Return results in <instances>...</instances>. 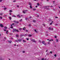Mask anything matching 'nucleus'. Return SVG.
Returning a JSON list of instances; mask_svg holds the SVG:
<instances>
[{"label": "nucleus", "instance_id": "f257e3e1", "mask_svg": "<svg viewBox=\"0 0 60 60\" xmlns=\"http://www.w3.org/2000/svg\"><path fill=\"white\" fill-rule=\"evenodd\" d=\"M49 6H46L45 7V9H46V10H48V8H49Z\"/></svg>", "mask_w": 60, "mask_h": 60}, {"label": "nucleus", "instance_id": "f03ea898", "mask_svg": "<svg viewBox=\"0 0 60 60\" xmlns=\"http://www.w3.org/2000/svg\"><path fill=\"white\" fill-rule=\"evenodd\" d=\"M42 43L43 44H44L45 45H46V44L45 43V42L44 41H42Z\"/></svg>", "mask_w": 60, "mask_h": 60}, {"label": "nucleus", "instance_id": "7ed1b4c3", "mask_svg": "<svg viewBox=\"0 0 60 60\" xmlns=\"http://www.w3.org/2000/svg\"><path fill=\"white\" fill-rule=\"evenodd\" d=\"M0 26L1 27H4V26H3V25L2 24H0Z\"/></svg>", "mask_w": 60, "mask_h": 60}, {"label": "nucleus", "instance_id": "20e7f679", "mask_svg": "<svg viewBox=\"0 0 60 60\" xmlns=\"http://www.w3.org/2000/svg\"><path fill=\"white\" fill-rule=\"evenodd\" d=\"M32 41L33 42H36V41H35V40L34 39H32Z\"/></svg>", "mask_w": 60, "mask_h": 60}, {"label": "nucleus", "instance_id": "39448f33", "mask_svg": "<svg viewBox=\"0 0 60 60\" xmlns=\"http://www.w3.org/2000/svg\"><path fill=\"white\" fill-rule=\"evenodd\" d=\"M21 41H22V40L20 39H19L18 40V41H19V42H20Z\"/></svg>", "mask_w": 60, "mask_h": 60}, {"label": "nucleus", "instance_id": "423d86ee", "mask_svg": "<svg viewBox=\"0 0 60 60\" xmlns=\"http://www.w3.org/2000/svg\"><path fill=\"white\" fill-rule=\"evenodd\" d=\"M29 5H30V6H31L32 5V4H31V3L29 2Z\"/></svg>", "mask_w": 60, "mask_h": 60}, {"label": "nucleus", "instance_id": "0eeeda50", "mask_svg": "<svg viewBox=\"0 0 60 60\" xmlns=\"http://www.w3.org/2000/svg\"><path fill=\"white\" fill-rule=\"evenodd\" d=\"M19 21H16L15 22V24H19Z\"/></svg>", "mask_w": 60, "mask_h": 60}, {"label": "nucleus", "instance_id": "6e6552de", "mask_svg": "<svg viewBox=\"0 0 60 60\" xmlns=\"http://www.w3.org/2000/svg\"><path fill=\"white\" fill-rule=\"evenodd\" d=\"M0 60H4V59H2L1 57H0Z\"/></svg>", "mask_w": 60, "mask_h": 60}, {"label": "nucleus", "instance_id": "1a4fd4ad", "mask_svg": "<svg viewBox=\"0 0 60 60\" xmlns=\"http://www.w3.org/2000/svg\"><path fill=\"white\" fill-rule=\"evenodd\" d=\"M16 29H13V31H16Z\"/></svg>", "mask_w": 60, "mask_h": 60}, {"label": "nucleus", "instance_id": "9d476101", "mask_svg": "<svg viewBox=\"0 0 60 60\" xmlns=\"http://www.w3.org/2000/svg\"><path fill=\"white\" fill-rule=\"evenodd\" d=\"M3 14H3V13H1L0 14V15H3Z\"/></svg>", "mask_w": 60, "mask_h": 60}, {"label": "nucleus", "instance_id": "9b49d317", "mask_svg": "<svg viewBox=\"0 0 60 60\" xmlns=\"http://www.w3.org/2000/svg\"><path fill=\"white\" fill-rule=\"evenodd\" d=\"M30 8L31 9L33 8L32 7V5L30 6Z\"/></svg>", "mask_w": 60, "mask_h": 60}, {"label": "nucleus", "instance_id": "f8f14e48", "mask_svg": "<svg viewBox=\"0 0 60 60\" xmlns=\"http://www.w3.org/2000/svg\"><path fill=\"white\" fill-rule=\"evenodd\" d=\"M28 36L29 37H31V36H32V35L31 34H29L28 35Z\"/></svg>", "mask_w": 60, "mask_h": 60}, {"label": "nucleus", "instance_id": "ddd939ff", "mask_svg": "<svg viewBox=\"0 0 60 60\" xmlns=\"http://www.w3.org/2000/svg\"><path fill=\"white\" fill-rule=\"evenodd\" d=\"M33 10L34 11H36V8H34L33 9Z\"/></svg>", "mask_w": 60, "mask_h": 60}, {"label": "nucleus", "instance_id": "4468645a", "mask_svg": "<svg viewBox=\"0 0 60 60\" xmlns=\"http://www.w3.org/2000/svg\"><path fill=\"white\" fill-rule=\"evenodd\" d=\"M16 37H19V36L17 34L16 35Z\"/></svg>", "mask_w": 60, "mask_h": 60}, {"label": "nucleus", "instance_id": "2eb2a0df", "mask_svg": "<svg viewBox=\"0 0 60 60\" xmlns=\"http://www.w3.org/2000/svg\"><path fill=\"white\" fill-rule=\"evenodd\" d=\"M53 41V39H51L49 40V42L50 41Z\"/></svg>", "mask_w": 60, "mask_h": 60}, {"label": "nucleus", "instance_id": "dca6fc26", "mask_svg": "<svg viewBox=\"0 0 60 60\" xmlns=\"http://www.w3.org/2000/svg\"><path fill=\"white\" fill-rule=\"evenodd\" d=\"M53 21H52V22H51V23H50V25H52V23H53Z\"/></svg>", "mask_w": 60, "mask_h": 60}, {"label": "nucleus", "instance_id": "f3484780", "mask_svg": "<svg viewBox=\"0 0 60 60\" xmlns=\"http://www.w3.org/2000/svg\"><path fill=\"white\" fill-rule=\"evenodd\" d=\"M23 30H25L26 29V28H25V27H24L23 28Z\"/></svg>", "mask_w": 60, "mask_h": 60}, {"label": "nucleus", "instance_id": "a211bd4d", "mask_svg": "<svg viewBox=\"0 0 60 60\" xmlns=\"http://www.w3.org/2000/svg\"><path fill=\"white\" fill-rule=\"evenodd\" d=\"M8 42L9 43H11V41L10 40L8 41Z\"/></svg>", "mask_w": 60, "mask_h": 60}, {"label": "nucleus", "instance_id": "6ab92c4d", "mask_svg": "<svg viewBox=\"0 0 60 60\" xmlns=\"http://www.w3.org/2000/svg\"><path fill=\"white\" fill-rule=\"evenodd\" d=\"M9 19L10 20H11V17H9Z\"/></svg>", "mask_w": 60, "mask_h": 60}, {"label": "nucleus", "instance_id": "aec40b11", "mask_svg": "<svg viewBox=\"0 0 60 60\" xmlns=\"http://www.w3.org/2000/svg\"><path fill=\"white\" fill-rule=\"evenodd\" d=\"M15 25V23H12L11 25V26H12V25Z\"/></svg>", "mask_w": 60, "mask_h": 60}, {"label": "nucleus", "instance_id": "412c9836", "mask_svg": "<svg viewBox=\"0 0 60 60\" xmlns=\"http://www.w3.org/2000/svg\"><path fill=\"white\" fill-rule=\"evenodd\" d=\"M56 41L57 42L58 41V39H57L56 40Z\"/></svg>", "mask_w": 60, "mask_h": 60}, {"label": "nucleus", "instance_id": "4be33fe9", "mask_svg": "<svg viewBox=\"0 0 60 60\" xmlns=\"http://www.w3.org/2000/svg\"><path fill=\"white\" fill-rule=\"evenodd\" d=\"M16 31L17 32H19V30H16Z\"/></svg>", "mask_w": 60, "mask_h": 60}, {"label": "nucleus", "instance_id": "5701e85b", "mask_svg": "<svg viewBox=\"0 0 60 60\" xmlns=\"http://www.w3.org/2000/svg\"><path fill=\"white\" fill-rule=\"evenodd\" d=\"M9 11V12H12V11L11 10H10Z\"/></svg>", "mask_w": 60, "mask_h": 60}, {"label": "nucleus", "instance_id": "b1692460", "mask_svg": "<svg viewBox=\"0 0 60 60\" xmlns=\"http://www.w3.org/2000/svg\"><path fill=\"white\" fill-rule=\"evenodd\" d=\"M34 31H35V32H36V33H37V31H36V30L35 29L34 30Z\"/></svg>", "mask_w": 60, "mask_h": 60}, {"label": "nucleus", "instance_id": "393cba45", "mask_svg": "<svg viewBox=\"0 0 60 60\" xmlns=\"http://www.w3.org/2000/svg\"><path fill=\"white\" fill-rule=\"evenodd\" d=\"M33 22H36V21H35V20H33Z\"/></svg>", "mask_w": 60, "mask_h": 60}, {"label": "nucleus", "instance_id": "a878e982", "mask_svg": "<svg viewBox=\"0 0 60 60\" xmlns=\"http://www.w3.org/2000/svg\"><path fill=\"white\" fill-rule=\"evenodd\" d=\"M37 5H38V6H39V5H40V4H39V3H38L37 4Z\"/></svg>", "mask_w": 60, "mask_h": 60}, {"label": "nucleus", "instance_id": "bb28decb", "mask_svg": "<svg viewBox=\"0 0 60 60\" xmlns=\"http://www.w3.org/2000/svg\"><path fill=\"white\" fill-rule=\"evenodd\" d=\"M23 13H26V12L24 11H23Z\"/></svg>", "mask_w": 60, "mask_h": 60}, {"label": "nucleus", "instance_id": "cd10ccee", "mask_svg": "<svg viewBox=\"0 0 60 60\" xmlns=\"http://www.w3.org/2000/svg\"><path fill=\"white\" fill-rule=\"evenodd\" d=\"M23 42H26V41H25V40H23Z\"/></svg>", "mask_w": 60, "mask_h": 60}, {"label": "nucleus", "instance_id": "c85d7f7f", "mask_svg": "<svg viewBox=\"0 0 60 60\" xmlns=\"http://www.w3.org/2000/svg\"><path fill=\"white\" fill-rule=\"evenodd\" d=\"M7 8H4V9L5 10H6Z\"/></svg>", "mask_w": 60, "mask_h": 60}, {"label": "nucleus", "instance_id": "c756f323", "mask_svg": "<svg viewBox=\"0 0 60 60\" xmlns=\"http://www.w3.org/2000/svg\"><path fill=\"white\" fill-rule=\"evenodd\" d=\"M4 29H7V27H4Z\"/></svg>", "mask_w": 60, "mask_h": 60}, {"label": "nucleus", "instance_id": "7c9ffc66", "mask_svg": "<svg viewBox=\"0 0 60 60\" xmlns=\"http://www.w3.org/2000/svg\"><path fill=\"white\" fill-rule=\"evenodd\" d=\"M15 41V42H18V40H16Z\"/></svg>", "mask_w": 60, "mask_h": 60}, {"label": "nucleus", "instance_id": "2f4dec72", "mask_svg": "<svg viewBox=\"0 0 60 60\" xmlns=\"http://www.w3.org/2000/svg\"><path fill=\"white\" fill-rule=\"evenodd\" d=\"M22 19H21L20 20H19V21H20V22H21V21H22Z\"/></svg>", "mask_w": 60, "mask_h": 60}, {"label": "nucleus", "instance_id": "473e14b6", "mask_svg": "<svg viewBox=\"0 0 60 60\" xmlns=\"http://www.w3.org/2000/svg\"><path fill=\"white\" fill-rule=\"evenodd\" d=\"M0 19H3V18L2 17H1L0 16Z\"/></svg>", "mask_w": 60, "mask_h": 60}, {"label": "nucleus", "instance_id": "72a5a7b5", "mask_svg": "<svg viewBox=\"0 0 60 60\" xmlns=\"http://www.w3.org/2000/svg\"><path fill=\"white\" fill-rule=\"evenodd\" d=\"M13 27L12 26H11V28L12 29Z\"/></svg>", "mask_w": 60, "mask_h": 60}, {"label": "nucleus", "instance_id": "f704fd0d", "mask_svg": "<svg viewBox=\"0 0 60 60\" xmlns=\"http://www.w3.org/2000/svg\"><path fill=\"white\" fill-rule=\"evenodd\" d=\"M55 56V57H56V54H55L54 55Z\"/></svg>", "mask_w": 60, "mask_h": 60}, {"label": "nucleus", "instance_id": "c9c22d12", "mask_svg": "<svg viewBox=\"0 0 60 60\" xmlns=\"http://www.w3.org/2000/svg\"><path fill=\"white\" fill-rule=\"evenodd\" d=\"M4 17H7V15H4Z\"/></svg>", "mask_w": 60, "mask_h": 60}, {"label": "nucleus", "instance_id": "e433bc0d", "mask_svg": "<svg viewBox=\"0 0 60 60\" xmlns=\"http://www.w3.org/2000/svg\"><path fill=\"white\" fill-rule=\"evenodd\" d=\"M29 26H31V24H29Z\"/></svg>", "mask_w": 60, "mask_h": 60}, {"label": "nucleus", "instance_id": "4c0bfd02", "mask_svg": "<svg viewBox=\"0 0 60 60\" xmlns=\"http://www.w3.org/2000/svg\"><path fill=\"white\" fill-rule=\"evenodd\" d=\"M22 52L23 53H25V51H22Z\"/></svg>", "mask_w": 60, "mask_h": 60}, {"label": "nucleus", "instance_id": "58836bf2", "mask_svg": "<svg viewBox=\"0 0 60 60\" xmlns=\"http://www.w3.org/2000/svg\"><path fill=\"white\" fill-rule=\"evenodd\" d=\"M9 14H10V15H11V13H9Z\"/></svg>", "mask_w": 60, "mask_h": 60}, {"label": "nucleus", "instance_id": "ea45409f", "mask_svg": "<svg viewBox=\"0 0 60 60\" xmlns=\"http://www.w3.org/2000/svg\"><path fill=\"white\" fill-rule=\"evenodd\" d=\"M13 2H16V0H13Z\"/></svg>", "mask_w": 60, "mask_h": 60}, {"label": "nucleus", "instance_id": "a19ab883", "mask_svg": "<svg viewBox=\"0 0 60 60\" xmlns=\"http://www.w3.org/2000/svg\"><path fill=\"white\" fill-rule=\"evenodd\" d=\"M49 30H50V29H51V28L50 27L49 28Z\"/></svg>", "mask_w": 60, "mask_h": 60}, {"label": "nucleus", "instance_id": "79ce46f5", "mask_svg": "<svg viewBox=\"0 0 60 60\" xmlns=\"http://www.w3.org/2000/svg\"><path fill=\"white\" fill-rule=\"evenodd\" d=\"M4 31H6V30L4 29Z\"/></svg>", "mask_w": 60, "mask_h": 60}, {"label": "nucleus", "instance_id": "37998d69", "mask_svg": "<svg viewBox=\"0 0 60 60\" xmlns=\"http://www.w3.org/2000/svg\"><path fill=\"white\" fill-rule=\"evenodd\" d=\"M50 53H51V54H52V52H50Z\"/></svg>", "mask_w": 60, "mask_h": 60}, {"label": "nucleus", "instance_id": "c03bdc74", "mask_svg": "<svg viewBox=\"0 0 60 60\" xmlns=\"http://www.w3.org/2000/svg\"><path fill=\"white\" fill-rule=\"evenodd\" d=\"M17 7H19V5H17Z\"/></svg>", "mask_w": 60, "mask_h": 60}, {"label": "nucleus", "instance_id": "a18cd8bd", "mask_svg": "<svg viewBox=\"0 0 60 60\" xmlns=\"http://www.w3.org/2000/svg\"><path fill=\"white\" fill-rule=\"evenodd\" d=\"M55 38H56V36H55Z\"/></svg>", "mask_w": 60, "mask_h": 60}, {"label": "nucleus", "instance_id": "49530a36", "mask_svg": "<svg viewBox=\"0 0 60 60\" xmlns=\"http://www.w3.org/2000/svg\"><path fill=\"white\" fill-rule=\"evenodd\" d=\"M2 1V0H0V2H1Z\"/></svg>", "mask_w": 60, "mask_h": 60}, {"label": "nucleus", "instance_id": "de8ad7c7", "mask_svg": "<svg viewBox=\"0 0 60 60\" xmlns=\"http://www.w3.org/2000/svg\"><path fill=\"white\" fill-rule=\"evenodd\" d=\"M19 30H21V28H19Z\"/></svg>", "mask_w": 60, "mask_h": 60}, {"label": "nucleus", "instance_id": "09e8293b", "mask_svg": "<svg viewBox=\"0 0 60 60\" xmlns=\"http://www.w3.org/2000/svg\"><path fill=\"white\" fill-rule=\"evenodd\" d=\"M43 26H45V25L43 24Z\"/></svg>", "mask_w": 60, "mask_h": 60}, {"label": "nucleus", "instance_id": "8fccbe9b", "mask_svg": "<svg viewBox=\"0 0 60 60\" xmlns=\"http://www.w3.org/2000/svg\"><path fill=\"white\" fill-rule=\"evenodd\" d=\"M26 40H29V39H28V38H26Z\"/></svg>", "mask_w": 60, "mask_h": 60}, {"label": "nucleus", "instance_id": "3c124183", "mask_svg": "<svg viewBox=\"0 0 60 60\" xmlns=\"http://www.w3.org/2000/svg\"><path fill=\"white\" fill-rule=\"evenodd\" d=\"M26 20H27V18H25Z\"/></svg>", "mask_w": 60, "mask_h": 60}, {"label": "nucleus", "instance_id": "603ef678", "mask_svg": "<svg viewBox=\"0 0 60 60\" xmlns=\"http://www.w3.org/2000/svg\"><path fill=\"white\" fill-rule=\"evenodd\" d=\"M12 17H16L14 15H13Z\"/></svg>", "mask_w": 60, "mask_h": 60}, {"label": "nucleus", "instance_id": "864d4df0", "mask_svg": "<svg viewBox=\"0 0 60 60\" xmlns=\"http://www.w3.org/2000/svg\"><path fill=\"white\" fill-rule=\"evenodd\" d=\"M41 60H44V58H43Z\"/></svg>", "mask_w": 60, "mask_h": 60}, {"label": "nucleus", "instance_id": "5fc2aeb1", "mask_svg": "<svg viewBox=\"0 0 60 60\" xmlns=\"http://www.w3.org/2000/svg\"><path fill=\"white\" fill-rule=\"evenodd\" d=\"M51 29L52 30H53V28H52Z\"/></svg>", "mask_w": 60, "mask_h": 60}, {"label": "nucleus", "instance_id": "6e6d98bb", "mask_svg": "<svg viewBox=\"0 0 60 60\" xmlns=\"http://www.w3.org/2000/svg\"><path fill=\"white\" fill-rule=\"evenodd\" d=\"M26 32H28V31L27 30H26Z\"/></svg>", "mask_w": 60, "mask_h": 60}, {"label": "nucleus", "instance_id": "4d7b16f0", "mask_svg": "<svg viewBox=\"0 0 60 60\" xmlns=\"http://www.w3.org/2000/svg\"><path fill=\"white\" fill-rule=\"evenodd\" d=\"M37 17H39V15H38L37 16Z\"/></svg>", "mask_w": 60, "mask_h": 60}, {"label": "nucleus", "instance_id": "13d9d810", "mask_svg": "<svg viewBox=\"0 0 60 60\" xmlns=\"http://www.w3.org/2000/svg\"><path fill=\"white\" fill-rule=\"evenodd\" d=\"M19 15H17V17H19Z\"/></svg>", "mask_w": 60, "mask_h": 60}, {"label": "nucleus", "instance_id": "bf43d9fd", "mask_svg": "<svg viewBox=\"0 0 60 60\" xmlns=\"http://www.w3.org/2000/svg\"><path fill=\"white\" fill-rule=\"evenodd\" d=\"M4 38L5 39H6V38L4 37Z\"/></svg>", "mask_w": 60, "mask_h": 60}, {"label": "nucleus", "instance_id": "052dcab7", "mask_svg": "<svg viewBox=\"0 0 60 60\" xmlns=\"http://www.w3.org/2000/svg\"><path fill=\"white\" fill-rule=\"evenodd\" d=\"M29 18H32V17H31V16H30V17H29Z\"/></svg>", "mask_w": 60, "mask_h": 60}, {"label": "nucleus", "instance_id": "680f3d73", "mask_svg": "<svg viewBox=\"0 0 60 60\" xmlns=\"http://www.w3.org/2000/svg\"><path fill=\"white\" fill-rule=\"evenodd\" d=\"M13 22H15V23H16V21H13Z\"/></svg>", "mask_w": 60, "mask_h": 60}, {"label": "nucleus", "instance_id": "e2e57ef3", "mask_svg": "<svg viewBox=\"0 0 60 60\" xmlns=\"http://www.w3.org/2000/svg\"><path fill=\"white\" fill-rule=\"evenodd\" d=\"M6 33L7 34H8V33L7 32H6Z\"/></svg>", "mask_w": 60, "mask_h": 60}, {"label": "nucleus", "instance_id": "0e129e2a", "mask_svg": "<svg viewBox=\"0 0 60 60\" xmlns=\"http://www.w3.org/2000/svg\"><path fill=\"white\" fill-rule=\"evenodd\" d=\"M55 18H58V17H56Z\"/></svg>", "mask_w": 60, "mask_h": 60}, {"label": "nucleus", "instance_id": "69168bd1", "mask_svg": "<svg viewBox=\"0 0 60 60\" xmlns=\"http://www.w3.org/2000/svg\"><path fill=\"white\" fill-rule=\"evenodd\" d=\"M48 52V50H47L46 51V52Z\"/></svg>", "mask_w": 60, "mask_h": 60}, {"label": "nucleus", "instance_id": "338daca9", "mask_svg": "<svg viewBox=\"0 0 60 60\" xmlns=\"http://www.w3.org/2000/svg\"><path fill=\"white\" fill-rule=\"evenodd\" d=\"M39 42H41V41H39Z\"/></svg>", "mask_w": 60, "mask_h": 60}, {"label": "nucleus", "instance_id": "774afa93", "mask_svg": "<svg viewBox=\"0 0 60 60\" xmlns=\"http://www.w3.org/2000/svg\"><path fill=\"white\" fill-rule=\"evenodd\" d=\"M37 7H38L37 6H36V8Z\"/></svg>", "mask_w": 60, "mask_h": 60}]
</instances>
